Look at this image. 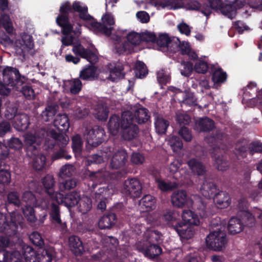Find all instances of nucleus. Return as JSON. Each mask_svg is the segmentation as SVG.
<instances>
[{"label":"nucleus","mask_w":262,"mask_h":262,"mask_svg":"<svg viewBox=\"0 0 262 262\" xmlns=\"http://www.w3.org/2000/svg\"><path fill=\"white\" fill-rule=\"evenodd\" d=\"M3 82L0 81V95H8L11 92L10 86L16 91H20L26 99H33L35 97L33 89L29 85L20 88L26 81L25 76H21L19 70L11 67H7L3 71Z\"/></svg>","instance_id":"obj_1"},{"label":"nucleus","mask_w":262,"mask_h":262,"mask_svg":"<svg viewBox=\"0 0 262 262\" xmlns=\"http://www.w3.org/2000/svg\"><path fill=\"white\" fill-rule=\"evenodd\" d=\"M108 129L110 134L115 136L119 134L125 140H131V111L122 112L121 117L114 114L108 122Z\"/></svg>","instance_id":"obj_2"},{"label":"nucleus","mask_w":262,"mask_h":262,"mask_svg":"<svg viewBox=\"0 0 262 262\" xmlns=\"http://www.w3.org/2000/svg\"><path fill=\"white\" fill-rule=\"evenodd\" d=\"M39 142L35 135L28 134L25 137V144L26 155L32 158L33 168L37 171H42L46 167V156L42 154H39Z\"/></svg>","instance_id":"obj_3"},{"label":"nucleus","mask_w":262,"mask_h":262,"mask_svg":"<svg viewBox=\"0 0 262 262\" xmlns=\"http://www.w3.org/2000/svg\"><path fill=\"white\" fill-rule=\"evenodd\" d=\"M195 200L193 201L188 196L186 191L178 190L173 192L171 195V202L172 205L176 207L182 208L184 206L193 207L198 210V213L202 217L206 215L205 212L206 206L203 200L198 196H194Z\"/></svg>","instance_id":"obj_4"},{"label":"nucleus","mask_w":262,"mask_h":262,"mask_svg":"<svg viewBox=\"0 0 262 262\" xmlns=\"http://www.w3.org/2000/svg\"><path fill=\"white\" fill-rule=\"evenodd\" d=\"M59 12L65 13L69 16L70 13L77 12L78 16L76 15V17H78L88 25L93 19V17L88 12V7L82 6L79 1H74L72 5L69 1L62 3L59 8Z\"/></svg>","instance_id":"obj_5"},{"label":"nucleus","mask_w":262,"mask_h":262,"mask_svg":"<svg viewBox=\"0 0 262 262\" xmlns=\"http://www.w3.org/2000/svg\"><path fill=\"white\" fill-rule=\"evenodd\" d=\"M114 43L113 51L118 55H125L130 53L131 31L121 30L118 34L112 38Z\"/></svg>","instance_id":"obj_6"},{"label":"nucleus","mask_w":262,"mask_h":262,"mask_svg":"<svg viewBox=\"0 0 262 262\" xmlns=\"http://www.w3.org/2000/svg\"><path fill=\"white\" fill-rule=\"evenodd\" d=\"M47 135L54 139V143L51 144L49 148H53L55 144H57L59 147V149L55 152L52 155L53 160H56L60 159H65L69 160L71 158V156L68 155L63 148L67 145L69 142V138L68 136H65L62 134H58L54 129H51L48 133Z\"/></svg>","instance_id":"obj_7"},{"label":"nucleus","mask_w":262,"mask_h":262,"mask_svg":"<svg viewBox=\"0 0 262 262\" xmlns=\"http://www.w3.org/2000/svg\"><path fill=\"white\" fill-rule=\"evenodd\" d=\"M209 6L204 5L202 10V12L206 16L210 15L212 9L220 12L231 19L236 16V10L230 5H224L222 0H209Z\"/></svg>","instance_id":"obj_8"},{"label":"nucleus","mask_w":262,"mask_h":262,"mask_svg":"<svg viewBox=\"0 0 262 262\" xmlns=\"http://www.w3.org/2000/svg\"><path fill=\"white\" fill-rule=\"evenodd\" d=\"M227 243L226 232L221 228L209 233L206 237L207 247L215 251H221L225 248Z\"/></svg>","instance_id":"obj_9"},{"label":"nucleus","mask_w":262,"mask_h":262,"mask_svg":"<svg viewBox=\"0 0 262 262\" xmlns=\"http://www.w3.org/2000/svg\"><path fill=\"white\" fill-rule=\"evenodd\" d=\"M102 23L97 21L93 17L89 25L91 27L94 32L97 34H103L109 36L112 34L115 19L111 13H105L102 17Z\"/></svg>","instance_id":"obj_10"},{"label":"nucleus","mask_w":262,"mask_h":262,"mask_svg":"<svg viewBox=\"0 0 262 262\" xmlns=\"http://www.w3.org/2000/svg\"><path fill=\"white\" fill-rule=\"evenodd\" d=\"M105 134L102 127L94 126L87 133L86 135L87 143L94 147L98 146L104 141Z\"/></svg>","instance_id":"obj_11"},{"label":"nucleus","mask_w":262,"mask_h":262,"mask_svg":"<svg viewBox=\"0 0 262 262\" xmlns=\"http://www.w3.org/2000/svg\"><path fill=\"white\" fill-rule=\"evenodd\" d=\"M158 46L161 50H169L171 52H175L178 49L179 39L177 37H169L167 34L160 35L156 39Z\"/></svg>","instance_id":"obj_12"},{"label":"nucleus","mask_w":262,"mask_h":262,"mask_svg":"<svg viewBox=\"0 0 262 262\" xmlns=\"http://www.w3.org/2000/svg\"><path fill=\"white\" fill-rule=\"evenodd\" d=\"M49 216L52 223L54 224L60 231L62 233L67 231V223L62 222L60 218V208L58 205L55 203L51 204Z\"/></svg>","instance_id":"obj_13"},{"label":"nucleus","mask_w":262,"mask_h":262,"mask_svg":"<svg viewBox=\"0 0 262 262\" xmlns=\"http://www.w3.org/2000/svg\"><path fill=\"white\" fill-rule=\"evenodd\" d=\"M74 54L86 59L91 64L96 63L98 61V56L89 48H85L81 43L74 45L72 49Z\"/></svg>","instance_id":"obj_14"},{"label":"nucleus","mask_w":262,"mask_h":262,"mask_svg":"<svg viewBox=\"0 0 262 262\" xmlns=\"http://www.w3.org/2000/svg\"><path fill=\"white\" fill-rule=\"evenodd\" d=\"M137 248L145 256L150 259L157 257L162 252V248L158 244H145L139 242Z\"/></svg>","instance_id":"obj_15"},{"label":"nucleus","mask_w":262,"mask_h":262,"mask_svg":"<svg viewBox=\"0 0 262 262\" xmlns=\"http://www.w3.org/2000/svg\"><path fill=\"white\" fill-rule=\"evenodd\" d=\"M17 223L16 217L11 216L10 222L6 221V216L0 212V233L8 235H13L16 234Z\"/></svg>","instance_id":"obj_16"},{"label":"nucleus","mask_w":262,"mask_h":262,"mask_svg":"<svg viewBox=\"0 0 262 262\" xmlns=\"http://www.w3.org/2000/svg\"><path fill=\"white\" fill-rule=\"evenodd\" d=\"M222 151L218 146L215 145L211 149V154L214 159V165L215 167L221 171H225L229 167V162L224 158Z\"/></svg>","instance_id":"obj_17"},{"label":"nucleus","mask_w":262,"mask_h":262,"mask_svg":"<svg viewBox=\"0 0 262 262\" xmlns=\"http://www.w3.org/2000/svg\"><path fill=\"white\" fill-rule=\"evenodd\" d=\"M243 221L244 222L245 225L252 227L255 224V216H257L258 219V223L262 228V210L255 208L253 211V214L249 211H244L240 214Z\"/></svg>","instance_id":"obj_18"},{"label":"nucleus","mask_w":262,"mask_h":262,"mask_svg":"<svg viewBox=\"0 0 262 262\" xmlns=\"http://www.w3.org/2000/svg\"><path fill=\"white\" fill-rule=\"evenodd\" d=\"M58 195L61 203L68 208L75 207L80 201V195L79 192L76 191H73L64 195L59 193Z\"/></svg>","instance_id":"obj_19"},{"label":"nucleus","mask_w":262,"mask_h":262,"mask_svg":"<svg viewBox=\"0 0 262 262\" xmlns=\"http://www.w3.org/2000/svg\"><path fill=\"white\" fill-rule=\"evenodd\" d=\"M127 154L125 150L116 151L113 156L110 163L112 169H119L123 167L127 161Z\"/></svg>","instance_id":"obj_20"},{"label":"nucleus","mask_w":262,"mask_h":262,"mask_svg":"<svg viewBox=\"0 0 262 262\" xmlns=\"http://www.w3.org/2000/svg\"><path fill=\"white\" fill-rule=\"evenodd\" d=\"M58 26L61 28V32L65 36H68L73 31V25L70 22L69 16L65 13H60L56 18Z\"/></svg>","instance_id":"obj_21"},{"label":"nucleus","mask_w":262,"mask_h":262,"mask_svg":"<svg viewBox=\"0 0 262 262\" xmlns=\"http://www.w3.org/2000/svg\"><path fill=\"white\" fill-rule=\"evenodd\" d=\"M69 245L71 251L75 256H81L85 252L83 244L77 236H70L69 238Z\"/></svg>","instance_id":"obj_22"},{"label":"nucleus","mask_w":262,"mask_h":262,"mask_svg":"<svg viewBox=\"0 0 262 262\" xmlns=\"http://www.w3.org/2000/svg\"><path fill=\"white\" fill-rule=\"evenodd\" d=\"M54 126L57 129L58 134L67 136L66 133L70 127L69 119L66 114L58 115L54 121Z\"/></svg>","instance_id":"obj_23"},{"label":"nucleus","mask_w":262,"mask_h":262,"mask_svg":"<svg viewBox=\"0 0 262 262\" xmlns=\"http://www.w3.org/2000/svg\"><path fill=\"white\" fill-rule=\"evenodd\" d=\"M156 202V199L153 196L145 195L138 202V209L140 212L150 211L155 208Z\"/></svg>","instance_id":"obj_24"},{"label":"nucleus","mask_w":262,"mask_h":262,"mask_svg":"<svg viewBox=\"0 0 262 262\" xmlns=\"http://www.w3.org/2000/svg\"><path fill=\"white\" fill-rule=\"evenodd\" d=\"M174 228L181 238L185 239L192 238L195 232L194 228L191 226L187 225L181 223L177 224L174 226Z\"/></svg>","instance_id":"obj_25"},{"label":"nucleus","mask_w":262,"mask_h":262,"mask_svg":"<svg viewBox=\"0 0 262 262\" xmlns=\"http://www.w3.org/2000/svg\"><path fill=\"white\" fill-rule=\"evenodd\" d=\"M162 238L161 234L155 230H147L144 233L142 244H158L162 243Z\"/></svg>","instance_id":"obj_26"},{"label":"nucleus","mask_w":262,"mask_h":262,"mask_svg":"<svg viewBox=\"0 0 262 262\" xmlns=\"http://www.w3.org/2000/svg\"><path fill=\"white\" fill-rule=\"evenodd\" d=\"M15 217H16V221L17 223L16 233L13 235L5 234V236H1L0 247L1 248H6L9 247L11 244V241L12 240V238H16L17 239L18 238L19 233L17 231L18 226V225L21 226V224H23V220L24 219L20 215H17Z\"/></svg>","instance_id":"obj_27"},{"label":"nucleus","mask_w":262,"mask_h":262,"mask_svg":"<svg viewBox=\"0 0 262 262\" xmlns=\"http://www.w3.org/2000/svg\"><path fill=\"white\" fill-rule=\"evenodd\" d=\"M30 124L29 117L26 114H18L13 121V126L19 131H25Z\"/></svg>","instance_id":"obj_28"},{"label":"nucleus","mask_w":262,"mask_h":262,"mask_svg":"<svg viewBox=\"0 0 262 262\" xmlns=\"http://www.w3.org/2000/svg\"><path fill=\"white\" fill-rule=\"evenodd\" d=\"M117 220L114 213L104 214L99 220L98 226L100 229H110L115 225Z\"/></svg>","instance_id":"obj_29"},{"label":"nucleus","mask_w":262,"mask_h":262,"mask_svg":"<svg viewBox=\"0 0 262 262\" xmlns=\"http://www.w3.org/2000/svg\"><path fill=\"white\" fill-rule=\"evenodd\" d=\"M107 70L110 72L108 78L112 81H116L120 77L123 68L121 63L113 62L107 65Z\"/></svg>","instance_id":"obj_30"},{"label":"nucleus","mask_w":262,"mask_h":262,"mask_svg":"<svg viewBox=\"0 0 262 262\" xmlns=\"http://www.w3.org/2000/svg\"><path fill=\"white\" fill-rule=\"evenodd\" d=\"M182 219L183 223L187 225L199 226L201 221L198 215L189 210H184L182 213Z\"/></svg>","instance_id":"obj_31"},{"label":"nucleus","mask_w":262,"mask_h":262,"mask_svg":"<svg viewBox=\"0 0 262 262\" xmlns=\"http://www.w3.org/2000/svg\"><path fill=\"white\" fill-rule=\"evenodd\" d=\"M20 253L22 258H24L26 262H36L37 261V254L31 246L24 245L21 249Z\"/></svg>","instance_id":"obj_32"},{"label":"nucleus","mask_w":262,"mask_h":262,"mask_svg":"<svg viewBox=\"0 0 262 262\" xmlns=\"http://www.w3.org/2000/svg\"><path fill=\"white\" fill-rule=\"evenodd\" d=\"M39 252L37 254V258L38 262H51L55 253L54 248L52 247L41 248Z\"/></svg>","instance_id":"obj_33"},{"label":"nucleus","mask_w":262,"mask_h":262,"mask_svg":"<svg viewBox=\"0 0 262 262\" xmlns=\"http://www.w3.org/2000/svg\"><path fill=\"white\" fill-rule=\"evenodd\" d=\"M41 182L46 192L50 196H53L55 192V184L53 176L50 174H47L42 179Z\"/></svg>","instance_id":"obj_34"},{"label":"nucleus","mask_w":262,"mask_h":262,"mask_svg":"<svg viewBox=\"0 0 262 262\" xmlns=\"http://www.w3.org/2000/svg\"><path fill=\"white\" fill-rule=\"evenodd\" d=\"M214 202L221 208L227 207L230 203V198L228 194L224 191H220L213 196Z\"/></svg>","instance_id":"obj_35"},{"label":"nucleus","mask_w":262,"mask_h":262,"mask_svg":"<svg viewBox=\"0 0 262 262\" xmlns=\"http://www.w3.org/2000/svg\"><path fill=\"white\" fill-rule=\"evenodd\" d=\"M201 192L204 197L210 199L216 194V186L212 182H205L201 188Z\"/></svg>","instance_id":"obj_36"},{"label":"nucleus","mask_w":262,"mask_h":262,"mask_svg":"<svg viewBox=\"0 0 262 262\" xmlns=\"http://www.w3.org/2000/svg\"><path fill=\"white\" fill-rule=\"evenodd\" d=\"M228 229L229 232L233 235L241 232L244 229V225L241 220L232 217L229 221Z\"/></svg>","instance_id":"obj_37"},{"label":"nucleus","mask_w":262,"mask_h":262,"mask_svg":"<svg viewBox=\"0 0 262 262\" xmlns=\"http://www.w3.org/2000/svg\"><path fill=\"white\" fill-rule=\"evenodd\" d=\"M187 164L191 171L198 175H204L206 172V168L204 165L194 158L188 161Z\"/></svg>","instance_id":"obj_38"},{"label":"nucleus","mask_w":262,"mask_h":262,"mask_svg":"<svg viewBox=\"0 0 262 262\" xmlns=\"http://www.w3.org/2000/svg\"><path fill=\"white\" fill-rule=\"evenodd\" d=\"M150 118L149 111L144 107H140L135 110L134 115V120L139 124L147 122Z\"/></svg>","instance_id":"obj_39"},{"label":"nucleus","mask_w":262,"mask_h":262,"mask_svg":"<svg viewBox=\"0 0 262 262\" xmlns=\"http://www.w3.org/2000/svg\"><path fill=\"white\" fill-rule=\"evenodd\" d=\"M155 128L159 134H165L169 126V122L159 115H155Z\"/></svg>","instance_id":"obj_40"},{"label":"nucleus","mask_w":262,"mask_h":262,"mask_svg":"<svg viewBox=\"0 0 262 262\" xmlns=\"http://www.w3.org/2000/svg\"><path fill=\"white\" fill-rule=\"evenodd\" d=\"M103 244L108 253H115L118 246V240L113 236H107L103 239Z\"/></svg>","instance_id":"obj_41"},{"label":"nucleus","mask_w":262,"mask_h":262,"mask_svg":"<svg viewBox=\"0 0 262 262\" xmlns=\"http://www.w3.org/2000/svg\"><path fill=\"white\" fill-rule=\"evenodd\" d=\"M32 205H23L21 207L23 213L27 219L30 222L34 223L37 221V217L35 215V210Z\"/></svg>","instance_id":"obj_42"},{"label":"nucleus","mask_w":262,"mask_h":262,"mask_svg":"<svg viewBox=\"0 0 262 262\" xmlns=\"http://www.w3.org/2000/svg\"><path fill=\"white\" fill-rule=\"evenodd\" d=\"M197 127L202 132H208L214 126V122L210 119L205 117L200 119L196 122Z\"/></svg>","instance_id":"obj_43"},{"label":"nucleus","mask_w":262,"mask_h":262,"mask_svg":"<svg viewBox=\"0 0 262 262\" xmlns=\"http://www.w3.org/2000/svg\"><path fill=\"white\" fill-rule=\"evenodd\" d=\"M178 96L180 95L183 97L182 102L184 104L188 105H194L196 104V98L193 93L190 92L189 90H186L184 92L178 93Z\"/></svg>","instance_id":"obj_44"},{"label":"nucleus","mask_w":262,"mask_h":262,"mask_svg":"<svg viewBox=\"0 0 262 262\" xmlns=\"http://www.w3.org/2000/svg\"><path fill=\"white\" fill-rule=\"evenodd\" d=\"M82 141L81 136L77 134L72 138V148L76 157L80 156L82 151Z\"/></svg>","instance_id":"obj_45"},{"label":"nucleus","mask_w":262,"mask_h":262,"mask_svg":"<svg viewBox=\"0 0 262 262\" xmlns=\"http://www.w3.org/2000/svg\"><path fill=\"white\" fill-rule=\"evenodd\" d=\"M156 183L158 187L162 191L171 190L178 186L175 182H166L160 178L156 179Z\"/></svg>","instance_id":"obj_46"},{"label":"nucleus","mask_w":262,"mask_h":262,"mask_svg":"<svg viewBox=\"0 0 262 262\" xmlns=\"http://www.w3.org/2000/svg\"><path fill=\"white\" fill-rule=\"evenodd\" d=\"M134 72L136 78L142 79L148 74V70L145 64L142 61H137L134 66Z\"/></svg>","instance_id":"obj_47"},{"label":"nucleus","mask_w":262,"mask_h":262,"mask_svg":"<svg viewBox=\"0 0 262 262\" xmlns=\"http://www.w3.org/2000/svg\"><path fill=\"white\" fill-rule=\"evenodd\" d=\"M96 71L97 68L95 66H89L80 72V77L83 80L94 79Z\"/></svg>","instance_id":"obj_48"},{"label":"nucleus","mask_w":262,"mask_h":262,"mask_svg":"<svg viewBox=\"0 0 262 262\" xmlns=\"http://www.w3.org/2000/svg\"><path fill=\"white\" fill-rule=\"evenodd\" d=\"M77 181L75 179L68 178L63 180L59 184L61 191H64L74 188L77 185Z\"/></svg>","instance_id":"obj_49"},{"label":"nucleus","mask_w":262,"mask_h":262,"mask_svg":"<svg viewBox=\"0 0 262 262\" xmlns=\"http://www.w3.org/2000/svg\"><path fill=\"white\" fill-rule=\"evenodd\" d=\"M57 106L54 105H48L42 113V117L46 122L50 121L56 113Z\"/></svg>","instance_id":"obj_50"},{"label":"nucleus","mask_w":262,"mask_h":262,"mask_svg":"<svg viewBox=\"0 0 262 262\" xmlns=\"http://www.w3.org/2000/svg\"><path fill=\"white\" fill-rule=\"evenodd\" d=\"M157 78L159 83L165 84L170 80V73L167 69H162L157 72Z\"/></svg>","instance_id":"obj_51"},{"label":"nucleus","mask_w":262,"mask_h":262,"mask_svg":"<svg viewBox=\"0 0 262 262\" xmlns=\"http://www.w3.org/2000/svg\"><path fill=\"white\" fill-rule=\"evenodd\" d=\"M79 211L82 214H85L89 212L92 208V201L90 198H85L83 199H80V201L78 203Z\"/></svg>","instance_id":"obj_52"},{"label":"nucleus","mask_w":262,"mask_h":262,"mask_svg":"<svg viewBox=\"0 0 262 262\" xmlns=\"http://www.w3.org/2000/svg\"><path fill=\"white\" fill-rule=\"evenodd\" d=\"M226 73L221 69L215 70L212 77V79L214 83H223L226 81Z\"/></svg>","instance_id":"obj_53"},{"label":"nucleus","mask_w":262,"mask_h":262,"mask_svg":"<svg viewBox=\"0 0 262 262\" xmlns=\"http://www.w3.org/2000/svg\"><path fill=\"white\" fill-rule=\"evenodd\" d=\"M176 120L180 125H187L190 122L191 119L190 116L183 111H178L176 114Z\"/></svg>","instance_id":"obj_54"},{"label":"nucleus","mask_w":262,"mask_h":262,"mask_svg":"<svg viewBox=\"0 0 262 262\" xmlns=\"http://www.w3.org/2000/svg\"><path fill=\"white\" fill-rule=\"evenodd\" d=\"M29 238L33 245L41 248L44 245V241L41 234L37 231L33 232L30 236Z\"/></svg>","instance_id":"obj_55"},{"label":"nucleus","mask_w":262,"mask_h":262,"mask_svg":"<svg viewBox=\"0 0 262 262\" xmlns=\"http://www.w3.org/2000/svg\"><path fill=\"white\" fill-rule=\"evenodd\" d=\"M8 205L13 204L15 206L19 207L21 202L19 194L17 192H10L7 196Z\"/></svg>","instance_id":"obj_56"},{"label":"nucleus","mask_w":262,"mask_h":262,"mask_svg":"<svg viewBox=\"0 0 262 262\" xmlns=\"http://www.w3.org/2000/svg\"><path fill=\"white\" fill-rule=\"evenodd\" d=\"M11 181V173L9 170V167H6L0 171V184L8 185Z\"/></svg>","instance_id":"obj_57"},{"label":"nucleus","mask_w":262,"mask_h":262,"mask_svg":"<svg viewBox=\"0 0 262 262\" xmlns=\"http://www.w3.org/2000/svg\"><path fill=\"white\" fill-rule=\"evenodd\" d=\"M179 216L178 212L170 209L165 210L163 213L164 220L167 222L176 221Z\"/></svg>","instance_id":"obj_58"},{"label":"nucleus","mask_w":262,"mask_h":262,"mask_svg":"<svg viewBox=\"0 0 262 262\" xmlns=\"http://www.w3.org/2000/svg\"><path fill=\"white\" fill-rule=\"evenodd\" d=\"M180 48L181 51V53L183 54H188L191 56L192 59H195L196 58L197 55L194 53H191L190 48V45L188 42H183L182 43H180V41L178 42V48Z\"/></svg>","instance_id":"obj_59"},{"label":"nucleus","mask_w":262,"mask_h":262,"mask_svg":"<svg viewBox=\"0 0 262 262\" xmlns=\"http://www.w3.org/2000/svg\"><path fill=\"white\" fill-rule=\"evenodd\" d=\"M142 192V186L139 181L132 179V196L138 197Z\"/></svg>","instance_id":"obj_60"},{"label":"nucleus","mask_w":262,"mask_h":262,"mask_svg":"<svg viewBox=\"0 0 262 262\" xmlns=\"http://www.w3.org/2000/svg\"><path fill=\"white\" fill-rule=\"evenodd\" d=\"M22 255L20 251L8 252L6 262H21Z\"/></svg>","instance_id":"obj_61"},{"label":"nucleus","mask_w":262,"mask_h":262,"mask_svg":"<svg viewBox=\"0 0 262 262\" xmlns=\"http://www.w3.org/2000/svg\"><path fill=\"white\" fill-rule=\"evenodd\" d=\"M21 42L20 43L21 45H24L29 50H31L34 48V41L32 36L28 34H24L21 36Z\"/></svg>","instance_id":"obj_62"},{"label":"nucleus","mask_w":262,"mask_h":262,"mask_svg":"<svg viewBox=\"0 0 262 262\" xmlns=\"http://www.w3.org/2000/svg\"><path fill=\"white\" fill-rule=\"evenodd\" d=\"M23 201L25 202V205H34L36 199L35 195L31 191H26L23 194Z\"/></svg>","instance_id":"obj_63"},{"label":"nucleus","mask_w":262,"mask_h":262,"mask_svg":"<svg viewBox=\"0 0 262 262\" xmlns=\"http://www.w3.org/2000/svg\"><path fill=\"white\" fill-rule=\"evenodd\" d=\"M7 143L9 148L14 150H19L23 146L21 141L18 138L12 137Z\"/></svg>","instance_id":"obj_64"}]
</instances>
